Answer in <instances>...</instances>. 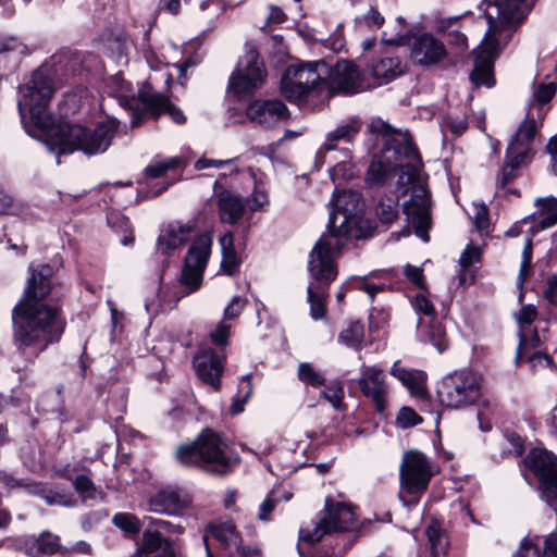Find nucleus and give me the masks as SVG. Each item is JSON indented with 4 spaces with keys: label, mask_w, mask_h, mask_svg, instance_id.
Wrapping results in <instances>:
<instances>
[{
    "label": "nucleus",
    "mask_w": 557,
    "mask_h": 557,
    "mask_svg": "<svg viewBox=\"0 0 557 557\" xmlns=\"http://www.w3.org/2000/svg\"><path fill=\"white\" fill-rule=\"evenodd\" d=\"M370 128L382 137L383 149L371 161L367 182L371 185H380L392 173L398 172V185L407 186L401 195H409V199L403 203L404 213L414 227L416 235L423 242H429L431 199L429 190L419 177L421 158L410 135L382 120L373 121Z\"/></svg>",
    "instance_id": "f257e3e1"
},
{
    "label": "nucleus",
    "mask_w": 557,
    "mask_h": 557,
    "mask_svg": "<svg viewBox=\"0 0 557 557\" xmlns=\"http://www.w3.org/2000/svg\"><path fill=\"white\" fill-rule=\"evenodd\" d=\"M52 92L48 70L40 67L33 73L27 84L20 87L21 97L17 102L22 119L24 120L28 113L32 123L46 132L50 151H58L59 154L72 153L76 150L86 154L104 152L117 131V120L107 117L98 122L92 131L65 122L53 126L52 119L47 112Z\"/></svg>",
    "instance_id": "f03ea898"
},
{
    "label": "nucleus",
    "mask_w": 557,
    "mask_h": 557,
    "mask_svg": "<svg viewBox=\"0 0 557 557\" xmlns=\"http://www.w3.org/2000/svg\"><path fill=\"white\" fill-rule=\"evenodd\" d=\"M29 271L24 294L12 309V342L25 360L34 361L60 339L64 320L60 309L47 299L51 292V267H30Z\"/></svg>",
    "instance_id": "7ed1b4c3"
},
{
    "label": "nucleus",
    "mask_w": 557,
    "mask_h": 557,
    "mask_svg": "<svg viewBox=\"0 0 557 557\" xmlns=\"http://www.w3.org/2000/svg\"><path fill=\"white\" fill-rule=\"evenodd\" d=\"M485 18L488 28L481 45L473 51L474 67L470 79L475 86L492 87L494 61L510 41L518 25L525 18L530 8L525 0H485Z\"/></svg>",
    "instance_id": "20e7f679"
},
{
    "label": "nucleus",
    "mask_w": 557,
    "mask_h": 557,
    "mask_svg": "<svg viewBox=\"0 0 557 557\" xmlns=\"http://www.w3.org/2000/svg\"><path fill=\"white\" fill-rule=\"evenodd\" d=\"M331 206L327 232L319 240L329 236L334 237L337 245L333 244L331 249L329 247L322 249L323 252L338 257L350 238L362 236L363 202L359 193L348 189L334 195Z\"/></svg>",
    "instance_id": "39448f33"
},
{
    "label": "nucleus",
    "mask_w": 557,
    "mask_h": 557,
    "mask_svg": "<svg viewBox=\"0 0 557 557\" xmlns=\"http://www.w3.org/2000/svg\"><path fill=\"white\" fill-rule=\"evenodd\" d=\"M177 461L186 467H196L206 472L224 475L233 469V458L226 442L212 430H203L198 437L176 448Z\"/></svg>",
    "instance_id": "423d86ee"
},
{
    "label": "nucleus",
    "mask_w": 557,
    "mask_h": 557,
    "mask_svg": "<svg viewBox=\"0 0 557 557\" xmlns=\"http://www.w3.org/2000/svg\"><path fill=\"white\" fill-rule=\"evenodd\" d=\"M332 236L318 240L309 257V272L312 277L307 288V299L310 304V315L314 320L323 319L326 314L325 298L327 286L336 278L337 256L323 252V247L332 248L337 245Z\"/></svg>",
    "instance_id": "0eeeda50"
},
{
    "label": "nucleus",
    "mask_w": 557,
    "mask_h": 557,
    "mask_svg": "<svg viewBox=\"0 0 557 557\" xmlns=\"http://www.w3.org/2000/svg\"><path fill=\"white\" fill-rule=\"evenodd\" d=\"M326 73L327 65L322 61L290 65L282 76L281 91L289 101L321 96L327 85Z\"/></svg>",
    "instance_id": "6e6552de"
},
{
    "label": "nucleus",
    "mask_w": 557,
    "mask_h": 557,
    "mask_svg": "<svg viewBox=\"0 0 557 557\" xmlns=\"http://www.w3.org/2000/svg\"><path fill=\"white\" fill-rule=\"evenodd\" d=\"M437 472L430 458L418 449L404 453L399 468V481L401 491L412 496L410 500L399 498L405 506L417 504L420 496L428 490L432 476Z\"/></svg>",
    "instance_id": "1a4fd4ad"
},
{
    "label": "nucleus",
    "mask_w": 557,
    "mask_h": 557,
    "mask_svg": "<svg viewBox=\"0 0 557 557\" xmlns=\"http://www.w3.org/2000/svg\"><path fill=\"white\" fill-rule=\"evenodd\" d=\"M482 382L478 373L469 370L455 371L440 382L438 400L450 409L471 406L481 397Z\"/></svg>",
    "instance_id": "9d476101"
},
{
    "label": "nucleus",
    "mask_w": 557,
    "mask_h": 557,
    "mask_svg": "<svg viewBox=\"0 0 557 557\" xmlns=\"http://www.w3.org/2000/svg\"><path fill=\"white\" fill-rule=\"evenodd\" d=\"M267 71L263 61L255 49H249L239 59L228 81V90L243 98L253 94L265 82Z\"/></svg>",
    "instance_id": "9b49d317"
},
{
    "label": "nucleus",
    "mask_w": 557,
    "mask_h": 557,
    "mask_svg": "<svg viewBox=\"0 0 557 557\" xmlns=\"http://www.w3.org/2000/svg\"><path fill=\"white\" fill-rule=\"evenodd\" d=\"M356 528V517L352 508L346 504H333L325 500V515L312 529H300V539L308 543L320 541L326 533L344 532Z\"/></svg>",
    "instance_id": "f8f14e48"
},
{
    "label": "nucleus",
    "mask_w": 557,
    "mask_h": 557,
    "mask_svg": "<svg viewBox=\"0 0 557 557\" xmlns=\"http://www.w3.org/2000/svg\"><path fill=\"white\" fill-rule=\"evenodd\" d=\"M212 246L210 233L200 234L189 247L181 275V283L187 293L197 290L202 284L203 271Z\"/></svg>",
    "instance_id": "ddd939ff"
},
{
    "label": "nucleus",
    "mask_w": 557,
    "mask_h": 557,
    "mask_svg": "<svg viewBox=\"0 0 557 557\" xmlns=\"http://www.w3.org/2000/svg\"><path fill=\"white\" fill-rule=\"evenodd\" d=\"M525 465L539 478L545 500L549 506L557 508L556 457L547 450L532 449L525 458Z\"/></svg>",
    "instance_id": "4468645a"
},
{
    "label": "nucleus",
    "mask_w": 557,
    "mask_h": 557,
    "mask_svg": "<svg viewBox=\"0 0 557 557\" xmlns=\"http://www.w3.org/2000/svg\"><path fill=\"white\" fill-rule=\"evenodd\" d=\"M410 59L421 66L437 65L449 55L446 45L432 33H418L407 38Z\"/></svg>",
    "instance_id": "2eb2a0df"
},
{
    "label": "nucleus",
    "mask_w": 557,
    "mask_h": 557,
    "mask_svg": "<svg viewBox=\"0 0 557 557\" xmlns=\"http://www.w3.org/2000/svg\"><path fill=\"white\" fill-rule=\"evenodd\" d=\"M247 119L263 128H272L287 122L289 111L278 99L255 100L246 108Z\"/></svg>",
    "instance_id": "dca6fc26"
},
{
    "label": "nucleus",
    "mask_w": 557,
    "mask_h": 557,
    "mask_svg": "<svg viewBox=\"0 0 557 557\" xmlns=\"http://www.w3.org/2000/svg\"><path fill=\"white\" fill-rule=\"evenodd\" d=\"M357 384L363 396L370 398L375 409L380 413H383L386 408L388 395L384 371L376 366L362 363L360 366V376L357 380Z\"/></svg>",
    "instance_id": "f3484780"
},
{
    "label": "nucleus",
    "mask_w": 557,
    "mask_h": 557,
    "mask_svg": "<svg viewBox=\"0 0 557 557\" xmlns=\"http://www.w3.org/2000/svg\"><path fill=\"white\" fill-rule=\"evenodd\" d=\"M326 88L324 92L331 95L333 91L344 94H356L363 90L358 67L349 61H339L326 73Z\"/></svg>",
    "instance_id": "a211bd4d"
},
{
    "label": "nucleus",
    "mask_w": 557,
    "mask_h": 557,
    "mask_svg": "<svg viewBox=\"0 0 557 557\" xmlns=\"http://www.w3.org/2000/svg\"><path fill=\"white\" fill-rule=\"evenodd\" d=\"M539 120L535 113L527 112L525 119L519 125L517 132L513 134L508 147L507 152L515 154V158H522L528 161L532 158L533 143L537 134Z\"/></svg>",
    "instance_id": "6ab92c4d"
},
{
    "label": "nucleus",
    "mask_w": 557,
    "mask_h": 557,
    "mask_svg": "<svg viewBox=\"0 0 557 557\" xmlns=\"http://www.w3.org/2000/svg\"><path fill=\"white\" fill-rule=\"evenodd\" d=\"M194 368L199 379L215 389L220 385L223 371V358L211 348H203L194 358Z\"/></svg>",
    "instance_id": "aec40b11"
},
{
    "label": "nucleus",
    "mask_w": 557,
    "mask_h": 557,
    "mask_svg": "<svg viewBox=\"0 0 557 557\" xmlns=\"http://www.w3.org/2000/svg\"><path fill=\"white\" fill-rule=\"evenodd\" d=\"M193 232L194 226L190 223H169L158 237L157 250L162 255H168L180 249L189 239Z\"/></svg>",
    "instance_id": "412c9836"
},
{
    "label": "nucleus",
    "mask_w": 557,
    "mask_h": 557,
    "mask_svg": "<svg viewBox=\"0 0 557 557\" xmlns=\"http://www.w3.org/2000/svg\"><path fill=\"white\" fill-rule=\"evenodd\" d=\"M216 540L224 549L231 546H238L242 543V536L232 521H224L208 525L202 536L207 557H214L210 546L209 537Z\"/></svg>",
    "instance_id": "4be33fe9"
},
{
    "label": "nucleus",
    "mask_w": 557,
    "mask_h": 557,
    "mask_svg": "<svg viewBox=\"0 0 557 557\" xmlns=\"http://www.w3.org/2000/svg\"><path fill=\"white\" fill-rule=\"evenodd\" d=\"M143 112L152 117H158L163 113H169L175 123H184L185 116L183 112L176 108L168 97L160 92L143 94Z\"/></svg>",
    "instance_id": "5701e85b"
},
{
    "label": "nucleus",
    "mask_w": 557,
    "mask_h": 557,
    "mask_svg": "<svg viewBox=\"0 0 557 557\" xmlns=\"http://www.w3.org/2000/svg\"><path fill=\"white\" fill-rule=\"evenodd\" d=\"M24 552L29 557H46L55 553H63L60 537L49 531L41 532L38 536H32L24 542Z\"/></svg>",
    "instance_id": "b1692460"
},
{
    "label": "nucleus",
    "mask_w": 557,
    "mask_h": 557,
    "mask_svg": "<svg viewBox=\"0 0 557 557\" xmlns=\"http://www.w3.org/2000/svg\"><path fill=\"white\" fill-rule=\"evenodd\" d=\"M187 506V500L182 498L177 491L164 488L158 492L149 500L150 511L165 515H177Z\"/></svg>",
    "instance_id": "393cba45"
},
{
    "label": "nucleus",
    "mask_w": 557,
    "mask_h": 557,
    "mask_svg": "<svg viewBox=\"0 0 557 557\" xmlns=\"http://www.w3.org/2000/svg\"><path fill=\"white\" fill-rule=\"evenodd\" d=\"M218 208L220 220L228 224H235L245 212L243 199L230 190L218 194Z\"/></svg>",
    "instance_id": "a878e982"
},
{
    "label": "nucleus",
    "mask_w": 557,
    "mask_h": 557,
    "mask_svg": "<svg viewBox=\"0 0 557 557\" xmlns=\"http://www.w3.org/2000/svg\"><path fill=\"white\" fill-rule=\"evenodd\" d=\"M391 374L399 380L409 392L419 398H424L428 395L426 389V374L421 370H406L394 363L391 369Z\"/></svg>",
    "instance_id": "bb28decb"
},
{
    "label": "nucleus",
    "mask_w": 557,
    "mask_h": 557,
    "mask_svg": "<svg viewBox=\"0 0 557 557\" xmlns=\"http://www.w3.org/2000/svg\"><path fill=\"white\" fill-rule=\"evenodd\" d=\"M417 327L418 335L422 342L430 343L440 352H443L448 348V339L445 329L436 318L432 322H424V319H419Z\"/></svg>",
    "instance_id": "cd10ccee"
},
{
    "label": "nucleus",
    "mask_w": 557,
    "mask_h": 557,
    "mask_svg": "<svg viewBox=\"0 0 557 557\" xmlns=\"http://www.w3.org/2000/svg\"><path fill=\"white\" fill-rule=\"evenodd\" d=\"M537 540V536L524 540L517 557H557V532H552L545 536L542 553Z\"/></svg>",
    "instance_id": "c85d7f7f"
},
{
    "label": "nucleus",
    "mask_w": 557,
    "mask_h": 557,
    "mask_svg": "<svg viewBox=\"0 0 557 557\" xmlns=\"http://www.w3.org/2000/svg\"><path fill=\"white\" fill-rule=\"evenodd\" d=\"M131 557H176L174 548H169L157 535L143 534V540Z\"/></svg>",
    "instance_id": "c756f323"
},
{
    "label": "nucleus",
    "mask_w": 557,
    "mask_h": 557,
    "mask_svg": "<svg viewBox=\"0 0 557 557\" xmlns=\"http://www.w3.org/2000/svg\"><path fill=\"white\" fill-rule=\"evenodd\" d=\"M555 94V83H542L535 86L529 99L527 112L534 113V111H536L535 116L542 121L546 114L544 107L550 101Z\"/></svg>",
    "instance_id": "7c9ffc66"
},
{
    "label": "nucleus",
    "mask_w": 557,
    "mask_h": 557,
    "mask_svg": "<svg viewBox=\"0 0 557 557\" xmlns=\"http://www.w3.org/2000/svg\"><path fill=\"white\" fill-rule=\"evenodd\" d=\"M361 124L357 120L338 125L334 131L327 133L321 151L329 152L337 147L339 141L350 143L360 132Z\"/></svg>",
    "instance_id": "2f4dec72"
},
{
    "label": "nucleus",
    "mask_w": 557,
    "mask_h": 557,
    "mask_svg": "<svg viewBox=\"0 0 557 557\" xmlns=\"http://www.w3.org/2000/svg\"><path fill=\"white\" fill-rule=\"evenodd\" d=\"M537 208L531 215L541 220L542 228H549L557 224V198L555 197H539L534 201Z\"/></svg>",
    "instance_id": "473e14b6"
},
{
    "label": "nucleus",
    "mask_w": 557,
    "mask_h": 557,
    "mask_svg": "<svg viewBox=\"0 0 557 557\" xmlns=\"http://www.w3.org/2000/svg\"><path fill=\"white\" fill-rule=\"evenodd\" d=\"M482 257V249L478 246L468 245L462 251L459 259V283L460 285H469L474 282V273L470 270L473 263L480 262Z\"/></svg>",
    "instance_id": "72a5a7b5"
},
{
    "label": "nucleus",
    "mask_w": 557,
    "mask_h": 557,
    "mask_svg": "<svg viewBox=\"0 0 557 557\" xmlns=\"http://www.w3.org/2000/svg\"><path fill=\"white\" fill-rule=\"evenodd\" d=\"M401 72V63L398 58H383L371 65V74L380 84L392 81Z\"/></svg>",
    "instance_id": "f704fd0d"
},
{
    "label": "nucleus",
    "mask_w": 557,
    "mask_h": 557,
    "mask_svg": "<svg viewBox=\"0 0 557 557\" xmlns=\"http://www.w3.org/2000/svg\"><path fill=\"white\" fill-rule=\"evenodd\" d=\"M222 250L221 267L227 275L235 274L239 269V259L234 249V238L231 232L223 234L220 239Z\"/></svg>",
    "instance_id": "c9c22d12"
},
{
    "label": "nucleus",
    "mask_w": 557,
    "mask_h": 557,
    "mask_svg": "<svg viewBox=\"0 0 557 557\" xmlns=\"http://www.w3.org/2000/svg\"><path fill=\"white\" fill-rule=\"evenodd\" d=\"M527 162L528 160L515 158V154L506 151V162L496 178L497 187L504 188L510 184L519 175L520 168L527 164Z\"/></svg>",
    "instance_id": "e433bc0d"
},
{
    "label": "nucleus",
    "mask_w": 557,
    "mask_h": 557,
    "mask_svg": "<svg viewBox=\"0 0 557 557\" xmlns=\"http://www.w3.org/2000/svg\"><path fill=\"white\" fill-rule=\"evenodd\" d=\"M147 522V528L143 534L152 533L157 535L169 548H174L172 543L164 537L163 533H181L182 528L174 525L171 522L163 519L145 518L144 523Z\"/></svg>",
    "instance_id": "4c0bfd02"
},
{
    "label": "nucleus",
    "mask_w": 557,
    "mask_h": 557,
    "mask_svg": "<svg viewBox=\"0 0 557 557\" xmlns=\"http://www.w3.org/2000/svg\"><path fill=\"white\" fill-rule=\"evenodd\" d=\"M425 535L430 544L431 557H438L441 553H445L447 539L445 531L437 521L433 520L426 527Z\"/></svg>",
    "instance_id": "58836bf2"
},
{
    "label": "nucleus",
    "mask_w": 557,
    "mask_h": 557,
    "mask_svg": "<svg viewBox=\"0 0 557 557\" xmlns=\"http://www.w3.org/2000/svg\"><path fill=\"white\" fill-rule=\"evenodd\" d=\"M519 345L516 354V362H520L524 360V356L529 352L535 351L537 348L542 346L545 337H542L536 330H533L530 333H527L524 330H521L519 333Z\"/></svg>",
    "instance_id": "ea45409f"
},
{
    "label": "nucleus",
    "mask_w": 557,
    "mask_h": 557,
    "mask_svg": "<svg viewBox=\"0 0 557 557\" xmlns=\"http://www.w3.org/2000/svg\"><path fill=\"white\" fill-rule=\"evenodd\" d=\"M115 82L119 84V89L116 97L121 106L129 109V110H139L143 108L141 95L143 94H151L150 91H140L138 97L132 95L133 87L129 82L121 79L119 77L115 78Z\"/></svg>",
    "instance_id": "a19ab883"
},
{
    "label": "nucleus",
    "mask_w": 557,
    "mask_h": 557,
    "mask_svg": "<svg viewBox=\"0 0 557 557\" xmlns=\"http://www.w3.org/2000/svg\"><path fill=\"white\" fill-rule=\"evenodd\" d=\"M384 22L382 13L375 7H370L366 13L356 16L355 26L359 32H374L381 28Z\"/></svg>",
    "instance_id": "79ce46f5"
},
{
    "label": "nucleus",
    "mask_w": 557,
    "mask_h": 557,
    "mask_svg": "<svg viewBox=\"0 0 557 557\" xmlns=\"http://www.w3.org/2000/svg\"><path fill=\"white\" fill-rule=\"evenodd\" d=\"M73 486L83 500L87 499H104V493L99 490L90 478L87 475H78L73 481Z\"/></svg>",
    "instance_id": "37998d69"
},
{
    "label": "nucleus",
    "mask_w": 557,
    "mask_h": 557,
    "mask_svg": "<svg viewBox=\"0 0 557 557\" xmlns=\"http://www.w3.org/2000/svg\"><path fill=\"white\" fill-rule=\"evenodd\" d=\"M364 336L363 325L359 321L349 322L339 333L338 339L348 347L359 349Z\"/></svg>",
    "instance_id": "c03bdc74"
},
{
    "label": "nucleus",
    "mask_w": 557,
    "mask_h": 557,
    "mask_svg": "<svg viewBox=\"0 0 557 557\" xmlns=\"http://www.w3.org/2000/svg\"><path fill=\"white\" fill-rule=\"evenodd\" d=\"M298 379L306 385L318 388L325 383L324 374L309 362L298 366Z\"/></svg>",
    "instance_id": "a18cd8bd"
},
{
    "label": "nucleus",
    "mask_w": 557,
    "mask_h": 557,
    "mask_svg": "<svg viewBox=\"0 0 557 557\" xmlns=\"http://www.w3.org/2000/svg\"><path fill=\"white\" fill-rule=\"evenodd\" d=\"M532 258H533V242L530 238H525L524 246L522 249V260H521L519 274H518V284L521 289H522V286L525 283L528 275L530 273ZM522 299H523V292L521 290L519 294V301H522Z\"/></svg>",
    "instance_id": "49530a36"
},
{
    "label": "nucleus",
    "mask_w": 557,
    "mask_h": 557,
    "mask_svg": "<svg viewBox=\"0 0 557 557\" xmlns=\"http://www.w3.org/2000/svg\"><path fill=\"white\" fill-rule=\"evenodd\" d=\"M375 213L382 223L389 224L398 216V202L392 198L381 199Z\"/></svg>",
    "instance_id": "de8ad7c7"
},
{
    "label": "nucleus",
    "mask_w": 557,
    "mask_h": 557,
    "mask_svg": "<svg viewBox=\"0 0 557 557\" xmlns=\"http://www.w3.org/2000/svg\"><path fill=\"white\" fill-rule=\"evenodd\" d=\"M411 306L416 313L420 315L419 319H424V322H432L436 318L434 306L421 293L416 294V296L411 299Z\"/></svg>",
    "instance_id": "09e8293b"
},
{
    "label": "nucleus",
    "mask_w": 557,
    "mask_h": 557,
    "mask_svg": "<svg viewBox=\"0 0 557 557\" xmlns=\"http://www.w3.org/2000/svg\"><path fill=\"white\" fill-rule=\"evenodd\" d=\"M112 521L119 529L133 534L138 533L141 528L139 519L132 513H116Z\"/></svg>",
    "instance_id": "8fccbe9b"
},
{
    "label": "nucleus",
    "mask_w": 557,
    "mask_h": 557,
    "mask_svg": "<svg viewBox=\"0 0 557 557\" xmlns=\"http://www.w3.org/2000/svg\"><path fill=\"white\" fill-rule=\"evenodd\" d=\"M181 164V159L177 157L170 158L165 161H157L149 164L145 169L147 176L157 178L162 176L166 171L176 169Z\"/></svg>",
    "instance_id": "3c124183"
},
{
    "label": "nucleus",
    "mask_w": 557,
    "mask_h": 557,
    "mask_svg": "<svg viewBox=\"0 0 557 557\" xmlns=\"http://www.w3.org/2000/svg\"><path fill=\"white\" fill-rule=\"evenodd\" d=\"M502 446L504 456H520L523 453V440L515 433H506Z\"/></svg>",
    "instance_id": "603ef678"
},
{
    "label": "nucleus",
    "mask_w": 557,
    "mask_h": 557,
    "mask_svg": "<svg viewBox=\"0 0 557 557\" xmlns=\"http://www.w3.org/2000/svg\"><path fill=\"white\" fill-rule=\"evenodd\" d=\"M322 395L336 410L343 409L344 389L339 383L326 386Z\"/></svg>",
    "instance_id": "864d4df0"
},
{
    "label": "nucleus",
    "mask_w": 557,
    "mask_h": 557,
    "mask_svg": "<svg viewBox=\"0 0 557 557\" xmlns=\"http://www.w3.org/2000/svg\"><path fill=\"white\" fill-rule=\"evenodd\" d=\"M42 499L50 506L59 505L62 507H74L76 500L72 495L62 494L55 491L44 492Z\"/></svg>",
    "instance_id": "5fc2aeb1"
},
{
    "label": "nucleus",
    "mask_w": 557,
    "mask_h": 557,
    "mask_svg": "<svg viewBox=\"0 0 557 557\" xmlns=\"http://www.w3.org/2000/svg\"><path fill=\"white\" fill-rule=\"evenodd\" d=\"M444 127L455 136H460L468 129L467 117L465 115H448L444 120Z\"/></svg>",
    "instance_id": "6e6d98bb"
},
{
    "label": "nucleus",
    "mask_w": 557,
    "mask_h": 557,
    "mask_svg": "<svg viewBox=\"0 0 557 557\" xmlns=\"http://www.w3.org/2000/svg\"><path fill=\"white\" fill-rule=\"evenodd\" d=\"M422 422V418L411 408L403 407L397 414V424L404 429Z\"/></svg>",
    "instance_id": "4d7b16f0"
},
{
    "label": "nucleus",
    "mask_w": 557,
    "mask_h": 557,
    "mask_svg": "<svg viewBox=\"0 0 557 557\" xmlns=\"http://www.w3.org/2000/svg\"><path fill=\"white\" fill-rule=\"evenodd\" d=\"M447 46L454 49L458 53H462L468 48V40L463 33H461L459 29H451V32H448V34L445 36Z\"/></svg>",
    "instance_id": "13d9d810"
},
{
    "label": "nucleus",
    "mask_w": 557,
    "mask_h": 557,
    "mask_svg": "<svg viewBox=\"0 0 557 557\" xmlns=\"http://www.w3.org/2000/svg\"><path fill=\"white\" fill-rule=\"evenodd\" d=\"M396 23L399 25L400 29L395 35H389L387 30L382 33V41L393 46H401L407 42L405 36V20L399 16L396 18Z\"/></svg>",
    "instance_id": "bf43d9fd"
},
{
    "label": "nucleus",
    "mask_w": 557,
    "mask_h": 557,
    "mask_svg": "<svg viewBox=\"0 0 557 557\" xmlns=\"http://www.w3.org/2000/svg\"><path fill=\"white\" fill-rule=\"evenodd\" d=\"M231 325L222 320L216 324L215 329L210 332L211 342L218 346H226L230 336Z\"/></svg>",
    "instance_id": "052dcab7"
},
{
    "label": "nucleus",
    "mask_w": 557,
    "mask_h": 557,
    "mask_svg": "<svg viewBox=\"0 0 557 557\" xmlns=\"http://www.w3.org/2000/svg\"><path fill=\"white\" fill-rule=\"evenodd\" d=\"M331 178L335 182L338 178H343L345 181L351 180L355 176L354 166L350 162L342 161L335 164L330 170Z\"/></svg>",
    "instance_id": "680f3d73"
},
{
    "label": "nucleus",
    "mask_w": 557,
    "mask_h": 557,
    "mask_svg": "<svg viewBox=\"0 0 557 557\" xmlns=\"http://www.w3.org/2000/svg\"><path fill=\"white\" fill-rule=\"evenodd\" d=\"M278 503V498L276 497V491H271L267 498L261 503L258 512V519L261 521H269L270 513L275 508Z\"/></svg>",
    "instance_id": "e2e57ef3"
},
{
    "label": "nucleus",
    "mask_w": 557,
    "mask_h": 557,
    "mask_svg": "<svg viewBox=\"0 0 557 557\" xmlns=\"http://www.w3.org/2000/svg\"><path fill=\"white\" fill-rule=\"evenodd\" d=\"M243 388H245V394L242 398L236 397L233 399L232 405L230 407V411L233 414H238L244 410V405L247 401L248 397L252 392L251 382L248 376H246L242 382Z\"/></svg>",
    "instance_id": "0e129e2a"
},
{
    "label": "nucleus",
    "mask_w": 557,
    "mask_h": 557,
    "mask_svg": "<svg viewBox=\"0 0 557 557\" xmlns=\"http://www.w3.org/2000/svg\"><path fill=\"white\" fill-rule=\"evenodd\" d=\"M246 299L239 296L233 297L231 304L225 308L223 320L230 321L237 318L246 306Z\"/></svg>",
    "instance_id": "69168bd1"
},
{
    "label": "nucleus",
    "mask_w": 557,
    "mask_h": 557,
    "mask_svg": "<svg viewBox=\"0 0 557 557\" xmlns=\"http://www.w3.org/2000/svg\"><path fill=\"white\" fill-rule=\"evenodd\" d=\"M515 317L518 324L522 327L523 325H530L536 319L537 310L533 305H525Z\"/></svg>",
    "instance_id": "338daca9"
},
{
    "label": "nucleus",
    "mask_w": 557,
    "mask_h": 557,
    "mask_svg": "<svg viewBox=\"0 0 557 557\" xmlns=\"http://www.w3.org/2000/svg\"><path fill=\"white\" fill-rule=\"evenodd\" d=\"M544 299L553 307H557V275L550 276L544 289Z\"/></svg>",
    "instance_id": "774afa93"
}]
</instances>
